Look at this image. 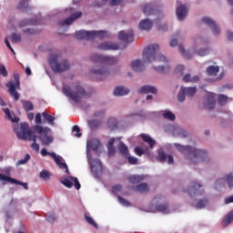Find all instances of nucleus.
I'll return each instance as SVG.
<instances>
[{
    "instance_id": "f257e3e1",
    "label": "nucleus",
    "mask_w": 233,
    "mask_h": 233,
    "mask_svg": "<svg viewBox=\"0 0 233 233\" xmlns=\"http://www.w3.org/2000/svg\"><path fill=\"white\" fill-rule=\"evenodd\" d=\"M51 129L48 127H42L40 125H35L30 130V126L27 123H22L20 127V132L18 133V137L20 139H24L25 141H33L31 144V148L38 152L39 150V144H37V136L34 134H39L38 139L42 141V145H46L48 147L51 143H54V137L48 136V132ZM45 138H43V137Z\"/></svg>"
},
{
    "instance_id": "f03ea898",
    "label": "nucleus",
    "mask_w": 233,
    "mask_h": 233,
    "mask_svg": "<svg viewBox=\"0 0 233 233\" xmlns=\"http://www.w3.org/2000/svg\"><path fill=\"white\" fill-rule=\"evenodd\" d=\"M176 148L182 154H187L189 165H198L208 159V153L204 149H198L192 146H181V144H175Z\"/></svg>"
},
{
    "instance_id": "7ed1b4c3",
    "label": "nucleus",
    "mask_w": 233,
    "mask_h": 233,
    "mask_svg": "<svg viewBox=\"0 0 233 233\" xmlns=\"http://www.w3.org/2000/svg\"><path fill=\"white\" fill-rule=\"evenodd\" d=\"M142 56L144 61L147 63H163L164 65H168L167 56L159 53V46L157 44L146 46L143 50Z\"/></svg>"
},
{
    "instance_id": "20e7f679",
    "label": "nucleus",
    "mask_w": 233,
    "mask_h": 233,
    "mask_svg": "<svg viewBox=\"0 0 233 233\" xmlns=\"http://www.w3.org/2000/svg\"><path fill=\"white\" fill-rule=\"evenodd\" d=\"M62 92L64 96H66V97H69L75 103H81L83 97H88V94H86L85 87L80 85L76 86L74 90L68 86H64Z\"/></svg>"
},
{
    "instance_id": "39448f33",
    "label": "nucleus",
    "mask_w": 233,
    "mask_h": 233,
    "mask_svg": "<svg viewBox=\"0 0 233 233\" xmlns=\"http://www.w3.org/2000/svg\"><path fill=\"white\" fill-rule=\"evenodd\" d=\"M49 66L53 72L61 74L62 72H66V70H70V63L67 60L64 59L61 62L57 59V56H52L49 58Z\"/></svg>"
},
{
    "instance_id": "423d86ee",
    "label": "nucleus",
    "mask_w": 233,
    "mask_h": 233,
    "mask_svg": "<svg viewBox=\"0 0 233 233\" xmlns=\"http://www.w3.org/2000/svg\"><path fill=\"white\" fill-rule=\"evenodd\" d=\"M5 86L11 97H14L15 101H17L19 99V93H17V90H21V80L19 74L15 73L14 80L7 82Z\"/></svg>"
},
{
    "instance_id": "0eeeda50",
    "label": "nucleus",
    "mask_w": 233,
    "mask_h": 233,
    "mask_svg": "<svg viewBox=\"0 0 233 233\" xmlns=\"http://www.w3.org/2000/svg\"><path fill=\"white\" fill-rule=\"evenodd\" d=\"M90 60L93 63H104L105 65H117L119 58L116 56H102L98 54H93L90 56Z\"/></svg>"
},
{
    "instance_id": "6e6552de",
    "label": "nucleus",
    "mask_w": 233,
    "mask_h": 233,
    "mask_svg": "<svg viewBox=\"0 0 233 233\" xmlns=\"http://www.w3.org/2000/svg\"><path fill=\"white\" fill-rule=\"evenodd\" d=\"M184 192H187L190 198H198V196H202L205 194V189H203V186L198 182H191L190 187L184 190Z\"/></svg>"
},
{
    "instance_id": "1a4fd4ad",
    "label": "nucleus",
    "mask_w": 233,
    "mask_h": 233,
    "mask_svg": "<svg viewBox=\"0 0 233 233\" xmlns=\"http://www.w3.org/2000/svg\"><path fill=\"white\" fill-rule=\"evenodd\" d=\"M91 172L96 179H99L103 176V165L100 159H92L90 162Z\"/></svg>"
},
{
    "instance_id": "9d476101",
    "label": "nucleus",
    "mask_w": 233,
    "mask_h": 233,
    "mask_svg": "<svg viewBox=\"0 0 233 233\" xmlns=\"http://www.w3.org/2000/svg\"><path fill=\"white\" fill-rule=\"evenodd\" d=\"M203 106L207 110H214L216 108V94L208 93L204 97Z\"/></svg>"
},
{
    "instance_id": "9b49d317",
    "label": "nucleus",
    "mask_w": 233,
    "mask_h": 233,
    "mask_svg": "<svg viewBox=\"0 0 233 233\" xmlns=\"http://www.w3.org/2000/svg\"><path fill=\"white\" fill-rule=\"evenodd\" d=\"M91 74H93V76H97L98 81H104V79H106V77L110 76V70L105 66L100 68L93 67L91 69Z\"/></svg>"
},
{
    "instance_id": "f8f14e48",
    "label": "nucleus",
    "mask_w": 233,
    "mask_h": 233,
    "mask_svg": "<svg viewBox=\"0 0 233 233\" xmlns=\"http://www.w3.org/2000/svg\"><path fill=\"white\" fill-rule=\"evenodd\" d=\"M97 49L102 52H108L110 50H119V45L115 42H102L97 46Z\"/></svg>"
},
{
    "instance_id": "ddd939ff",
    "label": "nucleus",
    "mask_w": 233,
    "mask_h": 233,
    "mask_svg": "<svg viewBox=\"0 0 233 233\" xmlns=\"http://www.w3.org/2000/svg\"><path fill=\"white\" fill-rule=\"evenodd\" d=\"M201 21L208 26H210V28L215 35H219V33L221 31L219 30V27L218 26V25L216 24V22L214 20L205 16V17H202Z\"/></svg>"
},
{
    "instance_id": "4468645a",
    "label": "nucleus",
    "mask_w": 233,
    "mask_h": 233,
    "mask_svg": "<svg viewBox=\"0 0 233 233\" xmlns=\"http://www.w3.org/2000/svg\"><path fill=\"white\" fill-rule=\"evenodd\" d=\"M0 181H7L8 183H12L14 185H21L25 188V190H28V183L21 182V180L12 178L1 173H0Z\"/></svg>"
},
{
    "instance_id": "2eb2a0df",
    "label": "nucleus",
    "mask_w": 233,
    "mask_h": 233,
    "mask_svg": "<svg viewBox=\"0 0 233 233\" xmlns=\"http://www.w3.org/2000/svg\"><path fill=\"white\" fill-rule=\"evenodd\" d=\"M81 15H83L82 12H76L73 15H71V16L66 18L63 21H60L58 23V26H65V25H70L74 24V21H76V19H79V17H81Z\"/></svg>"
},
{
    "instance_id": "dca6fc26",
    "label": "nucleus",
    "mask_w": 233,
    "mask_h": 233,
    "mask_svg": "<svg viewBox=\"0 0 233 233\" xmlns=\"http://www.w3.org/2000/svg\"><path fill=\"white\" fill-rule=\"evenodd\" d=\"M118 39H120V41H123L124 43H127V45L129 43H134V31H130L129 33L120 31L118 33Z\"/></svg>"
},
{
    "instance_id": "f3484780",
    "label": "nucleus",
    "mask_w": 233,
    "mask_h": 233,
    "mask_svg": "<svg viewBox=\"0 0 233 233\" xmlns=\"http://www.w3.org/2000/svg\"><path fill=\"white\" fill-rule=\"evenodd\" d=\"M75 37L76 39H86V41H92V31L80 30L76 31Z\"/></svg>"
},
{
    "instance_id": "a211bd4d",
    "label": "nucleus",
    "mask_w": 233,
    "mask_h": 233,
    "mask_svg": "<svg viewBox=\"0 0 233 233\" xmlns=\"http://www.w3.org/2000/svg\"><path fill=\"white\" fill-rule=\"evenodd\" d=\"M187 14H188V7L183 5H180L177 8V17L178 21H183L185 17H187Z\"/></svg>"
},
{
    "instance_id": "6ab92c4d",
    "label": "nucleus",
    "mask_w": 233,
    "mask_h": 233,
    "mask_svg": "<svg viewBox=\"0 0 233 233\" xmlns=\"http://www.w3.org/2000/svg\"><path fill=\"white\" fill-rule=\"evenodd\" d=\"M167 159L168 165L174 164V157L172 155L167 156L165 151L158 152V160L160 163H167Z\"/></svg>"
},
{
    "instance_id": "aec40b11",
    "label": "nucleus",
    "mask_w": 233,
    "mask_h": 233,
    "mask_svg": "<svg viewBox=\"0 0 233 233\" xmlns=\"http://www.w3.org/2000/svg\"><path fill=\"white\" fill-rule=\"evenodd\" d=\"M152 26H154V23L149 19H143L138 25V28L140 30H145L146 32H150V30H152Z\"/></svg>"
},
{
    "instance_id": "412c9836",
    "label": "nucleus",
    "mask_w": 233,
    "mask_h": 233,
    "mask_svg": "<svg viewBox=\"0 0 233 233\" xmlns=\"http://www.w3.org/2000/svg\"><path fill=\"white\" fill-rule=\"evenodd\" d=\"M138 94H157V88L154 86H143L138 89Z\"/></svg>"
},
{
    "instance_id": "4be33fe9",
    "label": "nucleus",
    "mask_w": 233,
    "mask_h": 233,
    "mask_svg": "<svg viewBox=\"0 0 233 233\" xmlns=\"http://www.w3.org/2000/svg\"><path fill=\"white\" fill-rule=\"evenodd\" d=\"M131 68L135 72H143V70H145V64L143 61L137 59L131 63Z\"/></svg>"
},
{
    "instance_id": "5701e85b",
    "label": "nucleus",
    "mask_w": 233,
    "mask_h": 233,
    "mask_svg": "<svg viewBox=\"0 0 233 233\" xmlns=\"http://www.w3.org/2000/svg\"><path fill=\"white\" fill-rule=\"evenodd\" d=\"M225 181L228 182L229 188L233 187V175L232 174L227 175L225 178H218L216 181V185H225Z\"/></svg>"
},
{
    "instance_id": "b1692460",
    "label": "nucleus",
    "mask_w": 233,
    "mask_h": 233,
    "mask_svg": "<svg viewBox=\"0 0 233 233\" xmlns=\"http://www.w3.org/2000/svg\"><path fill=\"white\" fill-rule=\"evenodd\" d=\"M135 192H138L139 194H147L150 190L147 183H141L133 187Z\"/></svg>"
},
{
    "instance_id": "393cba45",
    "label": "nucleus",
    "mask_w": 233,
    "mask_h": 233,
    "mask_svg": "<svg viewBox=\"0 0 233 233\" xmlns=\"http://www.w3.org/2000/svg\"><path fill=\"white\" fill-rule=\"evenodd\" d=\"M127 181L131 185H137L138 183H141L142 181H145V176L143 175H130L127 178Z\"/></svg>"
},
{
    "instance_id": "a878e982",
    "label": "nucleus",
    "mask_w": 233,
    "mask_h": 233,
    "mask_svg": "<svg viewBox=\"0 0 233 233\" xmlns=\"http://www.w3.org/2000/svg\"><path fill=\"white\" fill-rule=\"evenodd\" d=\"M140 137L145 143H147L150 148H154V147L156 146V140H154L150 136L147 134H142L140 135Z\"/></svg>"
},
{
    "instance_id": "bb28decb",
    "label": "nucleus",
    "mask_w": 233,
    "mask_h": 233,
    "mask_svg": "<svg viewBox=\"0 0 233 233\" xmlns=\"http://www.w3.org/2000/svg\"><path fill=\"white\" fill-rule=\"evenodd\" d=\"M96 37H98V39H105V37H107L106 31H91V41H94Z\"/></svg>"
},
{
    "instance_id": "cd10ccee",
    "label": "nucleus",
    "mask_w": 233,
    "mask_h": 233,
    "mask_svg": "<svg viewBox=\"0 0 233 233\" xmlns=\"http://www.w3.org/2000/svg\"><path fill=\"white\" fill-rule=\"evenodd\" d=\"M128 92H130V90L126 87L116 86L114 90V96H127Z\"/></svg>"
},
{
    "instance_id": "c85d7f7f",
    "label": "nucleus",
    "mask_w": 233,
    "mask_h": 233,
    "mask_svg": "<svg viewBox=\"0 0 233 233\" xmlns=\"http://www.w3.org/2000/svg\"><path fill=\"white\" fill-rule=\"evenodd\" d=\"M117 148L124 157H128V147L125 143L119 142Z\"/></svg>"
},
{
    "instance_id": "c756f323",
    "label": "nucleus",
    "mask_w": 233,
    "mask_h": 233,
    "mask_svg": "<svg viewBox=\"0 0 233 233\" xmlns=\"http://www.w3.org/2000/svg\"><path fill=\"white\" fill-rule=\"evenodd\" d=\"M42 116L44 117V119H46V121L48 123V125H50L51 127H54L56 125V117L48 115V113L46 112H43L42 113Z\"/></svg>"
},
{
    "instance_id": "7c9ffc66",
    "label": "nucleus",
    "mask_w": 233,
    "mask_h": 233,
    "mask_svg": "<svg viewBox=\"0 0 233 233\" xmlns=\"http://www.w3.org/2000/svg\"><path fill=\"white\" fill-rule=\"evenodd\" d=\"M233 221V210H231L223 219L222 227H228Z\"/></svg>"
},
{
    "instance_id": "2f4dec72",
    "label": "nucleus",
    "mask_w": 233,
    "mask_h": 233,
    "mask_svg": "<svg viewBox=\"0 0 233 233\" xmlns=\"http://www.w3.org/2000/svg\"><path fill=\"white\" fill-rule=\"evenodd\" d=\"M156 210L162 212L163 214H169L170 210L167 204H157Z\"/></svg>"
},
{
    "instance_id": "473e14b6",
    "label": "nucleus",
    "mask_w": 233,
    "mask_h": 233,
    "mask_svg": "<svg viewBox=\"0 0 233 233\" xmlns=\"http://www.w3.org/2000/svg\"><path fill=\"white\" fill-rule=\"evenodd\" d=\"M162 117L168 119L169 121H176V115L168 110L162 111Z\"/></svg>"
},
{
    "instance_id": "72a5a7b5",
    "label": "nucleus",
    "mask_w": 233,
    "mask_h": 233,
    "mask_svg": "<svg viewBox=\"0 0 233 233\" xmlns=\"http://www.w3.org/2000/svg\"><path fill=\"white\" fill-rule=\"evenodd\" d=\"M208 76H218L219 73V66H209L207 68Z\"/></svg>"
},
{
    "instance_id": "f704fd0d",
    "label": "nucleus",
    "mask_w": 233,
    "mask_h": 233,
    "mask_svg": "<svg viewBox=\"0 0 233 233\" xmlns=\"http://www.w3.org/2000/svg\"><path fill=\"white\" fill-rule=\"evenodd\" d=\"M87 147L91 148L94 151H97L99 149V140L93 139L87 142Z\"/></svg>"
},
{
    "instance_id": "c9c22d12",
    "label": "nucleus",
    "mask_w": 233,
    "mask_h": 233,
    "mask_svg": "<svg viewBox=\"0 0 233 233\" xmlns=\"http://www.w3.org/2000/svg\"><path fill=\"white\" fill-rule=\"evenodd\" d=\"M30 25H37V20H21L18 24L19 28H25V26H28Z\"/></svg>"
},
{
    "instance_id": "e433bc0d",
    "label": "nucleus",
    "mask_w": 233,
    "mask_h": 233,
    "mask_svg": "<svg viewBox=\"0 0 233 233\" xmlns=\"http://www.w3.org/2000/svg\"><path fill=\"white\" fill-rule=\"evenodd\" d=\"M47 156H50L51 157H53L56 165H58V167H66V163H63L61 161V157L56 155V153L49 152Z\"/></svg>"
},
{
    "instance_id": "4c0bfd02",
    "label": "nucleus",
    "mask_w": 233,
    "mask_h": 233,
    "mask_svg": "<svg viewBox=\"0 0 233 233\" xmlns=\"http://www.w3.org/2000/svg\"><path fill=\"white\" fill-rule=\"evenodd\" d=\"M154 70L156 72H158V74H167V72H170V66H154Z\"/></svg>"
},
{
    "instance_id": "58836bf2",
    "label": "nucleus",
    "mask_w": 233,
    "mask_h": 233,
    "mask_svg": "<svg viewBox=\"0 0 233 233\" xmlns=\"http://www.w3.org/2000/svg\"><path fill=\"white\" fill-rule=\"evenodd\" d=\"M23 108L25 112L34 110V104L28 100H22Z\"/></svg>"
},
{
    "instance_id": "ea45409f",
    "label": "nucleus",
    "mask_w": 233,
    "mask_h": 233,
    "mask_svg": "<svg viewBox=\"0 0 233 233\" xmlns=\"http://www.w3.org/2000/svg\"><path fill=\"white\" fill-rule=\"evenodd\" d=\"M61 184L66 187L67 188H72L74 187V177H69L61 181Z\"/></svg>"
},
{
    "instance_id": "a19ab883",
    "label": "nucleus",
    "mask_w": 233,
    "mask_h": 233,
    "mask_svg": "<svg viewBox=\"0 0 233 233\" xmlns=\"http://www.w3.org/2000/svg\"><path fill=\"white\" fill-rule=\"evenodd\" d=\"M227 101H228V96H227L225 95L218 96V105L219 106H225L227 105Z\"/></svg>"
},
{
    "instance_id": "79ce46f5",
    "label": "nucleus",
    "mask_w": 233,
    "mask_h": 233,
    "mask_svg": "<svg viewBox=\"0 0 233 233\" xmlns=\"http://www.w3.org/2000/svg\"><path fill=\"white\" fill-rule=\"evenodd\" d=\"M185 92H186V96L188 97H194V96H196V93L198 92V88L196 87H185Z\"/></svg>"
},
{
    "instance_id": "37998d69",
    "label": "nucleus",
    "mask_w": 233,
    "mask_h": 233,
    "mask_svg": "<svg viewBox=\"0 0 233 233\" xmlns=\"http://www.w3.org/2000/svg\"><path fill=\"white\" fill-rule=\"evenodd\" d=\"M185 86L180 87V90L177 95V100L179 101V103H183V101H185L187 97V93L185 92Z\"/></svg>"
},
{
    "instance_id": "c03bdc74",
    "label": "nucleus",
    "mask_w": 233,
    "mask_h": 233,
    "mask_svg": "<svg viewBox=\"0 0 233 233\" xmlns=\"http://www.w3.org/2000/svg\"><path fill=\"white\" fill-rule=\"evenodd\" d=\"M87 125L91 130H95V128H97L99 125H101V121L96 120V119H91L87 121Z\"/></svg>"
},
{
    "instance_id": "a18cd8bd",
    "label": "nucleus",
    "mask_w": 233,
    "mask_h": 233,
    "mask_svg": "<svg viewBox=\"0 0 233 233\" xmlns=\"http://www.w3.org/2000/svg\"><path fill=\"white\" fill-rule=\"evenodd\" d=\"M4 112H5V116H7V118H9L10 121H12V123H19V118H17V117L14 118V115H12V113H10V109L5 108V109H4Z\"/></svg>"
},
{
    "instance_id": "49530a36",
    "label": "nucleus",
    "mask_w": 233,
    "mask_h": 233,
    "mask_svg": "<svg viewBox=\"0 0 233 233\" xmlns=\"http://www.w3.org/2000/svg\"><path fill=\"white\" fill-rule=\"evenodd\" d=\"M107 125L109 128H111V130H116V128H117V126H118L117 118L116 117L109 118Z\"/></svg>"
},
{
    "instance_id": "de8ad7c7",
    "label": "nucleus",
    "mask_w": 233,
    "mask_h": 233,
    "mask_svg": "<svg viewBox=\"0 0 233 233\" xmlns=\"http://www.w3.org/2000/svg\"><path fill=\"white\" fill-rule=\"evenodd\" d=\"M208 205V198H202L197 202L196 208H205V207H207Z\"/></svg>"
},
{
    "instance_id": "09e8293b",
    "label": "nucleus",
    "mask_w": 233,
    "mask_h": 233,
    "mask_svg": "<svg viewBox=\"0 0 233 233\" xmlns=\"http://www.w3.org/2000/svg\"><path fill=\"white\" fill-rule=\"evenodd\" d=\"M28 0H21L18 5H16V8L18 10H26V8H28Z\"/></svg>"
},
{
    "instance_id": "8fccbe9b",
    "label": "nucleus",
    "mask_w": 233,
    "mask_h": 233,
    "mask_svg": "<svg viewBox=\"0 0 233 233\" xmlns=\"http://www.w3.org/2000/svg\"><path fill=\"white\" fill-rule=\"evenodd\" d=\"M143 13L146 15H152L154 14V9H152V6H150V4H146L143 7Z\"/></svg>"
},
{
    "instance_id": "3c124183",
    "label": "nucleus",
    "mask_w": 233,
    "mask_h": 233,
    "mask_svg": "<svg viewBox=\"0 0 233 233\" xmlns=\"http://www.w3.org/2000/svg\"><path fill=\"white\" fill-rule=\"evenodd\" d=\"M178 51L180 52L181 56H182L185 59H190V57H192V56H190V54L186 53V51H185V46H181V45L178 46Z\"/></svg>"
},
{
    "instance_id": "603ef678",
    "label": "nucleus",
    "mask_w": 233,
    "mask_h": 233,
    "mask_svg": "<svg viewBox=\"0 0 233 233\" xmlns=\"http://www.w3.org/2000/svg\"><path fill=\"white\" fill-rule=\"evenodd\" d=\"M174 134H177V136H180L181 137H187L188 132L187 130H184L182 128H176L174 131Z\"/></svg>"
},
{
    "instance_id": "864d4df0",
    "label": "nucleus",
    "mask_w": 233,
    "mask_h": 233,
    "mask_svg": "<svg viewBox=\"0 0 233 233\" xmlns=\"http://www.w3.org/2000/svg\"><path fill=\"white\" fill-rule=\"evenodd\" d=\"M21 34H17V33H13L11 35V42L12 43H19V41H21Z\"/></svg>"
},
{
    "instance_id": "5fc2aeb1",
    "label": "nucleus",
    "mask_w": 233,
    "mask_h": 233,
    "mask_svg": "<svg viewBox=\"0 0 233 233\" xmlns=\"http://www.w3.org/2000/svg\"><path fill=\"white\" fill-rule=\"evenodd\" d=\"M117 199H118V203H120V205H123V207H131L132 204H130L128 202V200L123 198V197L121 196H117Z\"/></svg>"
},
{
    "instance_id": "6e6d98bb",
    "label": "nucleus",
    "mask_w": 233,
    "mask_h": 233,
    "mask_svg": "<svg viewBox=\"0 0 233 233\" xmlns=\"http://www.w3.org/2000/svg\"><path fill=\"white\" fill-rule=\"evenodd\" d=\"M85 219L89 225H92V227H95V228H97V223H96V221L92 217H88L85 215Z\"/></svg>"
},
{
    "instance_id": "4d7b16f0",
    "label": "nucleus",
    "mask_w": 233,
    "mask_h": 233,
    "mask_svg": "<svg viewBox=\"0 0 233 233\" xmlns=\"http://www.w3.org/2000/svg\"><path fill=\"white\" fill-rule=\"evenodd\" d=\"M0 76H3V77H8V71L6 70V66L3 64H0Z\"/></svg>"
},
{
    "instance_id": "13d9d810",
    "label": "nucleus",
    "mask_w": 233,
    "mask_h": 233,
    "mask_svg": "<svg viewBox=\"0 0 233 233\" xmlns=\"http://www.w3.org/2000/svg\"><path fill=\"white\" fill-rule=\"evenodd\" d=\"M121 190H123V186L116 184L115 186H113L112 187V192L113 194H115V196H117L118 192H121Z\"/></svg>"
},
{
    "instance_id": "bf43d9fd",
    "label": "nucleus",
    "mask_w": 233,
    "mask_h": 233,
    "mask_svg": "<svg viewBox=\"0 0 233 233\" xmlns=\"http://www.w3.org/2000/svg\"><path fill=\"white\" fill-rule=\"evenodd\" d=\"M23 32L27 35H35V34H38L37 30L34 28H26V29H24Z\"/></svg>"
},
{
    "instance_id": "052dcab7",
    "label": "nucleus",
    "mask_w": 233,
    "mask_h": 233,
    "mask_svg": "<svg viewBox=\"0 0 233 233\" xmlns=\"http://www.w3.org/2000/svg\"><path fill=\"white\" fill-rule=\"evenodd\" d=\"M40 177L45 180L50 179V173L44 169L40 172Z\"/></svg>"
},
{
    "instance_id": "680f3d73",
    "label": "nucleus",
    "mask_w": 233,
    "mask_h": 233,
    "mask_svg": "<svg viewBox=\"0 0 233 233\" xmlns=\"http://www.w3.org/2000/svg\"><path fill=\"white\" fill-rule=\"evenodd\" d=\"M209 52L210 50L208 48H205V49L202 48L198 51V56L204 57V56H208Z\"/></svg>"
},
{
    "instance_id": "e2e57ef3",
    "label": "nucleus",
    "mask_w": 233,
    "mask_h": 233,
    "mask_svg": "<svg viewBox=\"0 0 233 233\" xmlns=\"http://www.w3.org/2000/svg\"><path fill=\"white\" fill-rule=\"evenodd\" d=\"M72 130L73 132H76V137H81V136H83V134H81V129L79 128V126H74Z\"/></svg>"
},
{
    "instance_id": "0e129e2a",
    "label": "nucleus",
    "mask_w": 233,
    "mask_h": 233,
    "mask_svg": "<svg viewBox=\"0 0 233 233\" xmlns=\"http://www.w3.org/2000/svg\"><path fill=\"white\" fill-rule=\"evenodd\" d=\"M46 218L49 223H54V221H56V215H54L52 213L46 215Z\"/></svg>"
},
{
    "instance_id": "69168bd1",
    "label": "nucleus",
    "mask_w": 233,
    "mask_h": 233,
    "mask_svg": "<svg viewBox=\"0 0 233 233\" xmlns=\"http://www.w3.org/2000/svg\"><path fill=\"white\" fill-rule=\"evenodd\" d=\"M28 161H30V155L26 154L25 158L18 161V164L19 165H25V163H28Z\"/></svg>"
},
{
    "instance_id": "338daca9",
    "label": "nucleus",
    "mask_w": 233,
    "mask_h": 233,
    "mask_svg": "<svg viewBox=\"0 0 233 233\" xmlns=\"http://www.w3.org/2000/svg\"><path fill=\"white\" fill-rule=\"evenodd\" d=\"M127 161L129 165H137V158L135 157H128L127 155Z\"/></svg>"
},
{
    "instance_id": "774afa93",
    "label": "nucleus",
    "mask_w": 233,
    "mask_h": 233,
    "mask_svg": "<svg viewBox=\"0 0 233 233\" xmlns=\"http://www.w3.org/2000/svg\"><path fill=\"white\" fill-rule=\"evenodd\" d=\"M135 153L137 156H143L145 154V150H143L141 147H135Z\"/></svg>"
}]
</instances>
